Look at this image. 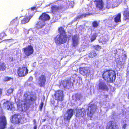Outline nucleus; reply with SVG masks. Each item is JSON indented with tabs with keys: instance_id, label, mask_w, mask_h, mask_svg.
Masks as SVG:
<instances>
[{
	"instance_id": "1",
	"label": "nucleus",
	"mask_w": 129,
	"mask_h": 129,
	"mask_svg": "<svg viewBox=\"0 0 129 129\" xmlns=\"http://www.w3.org/2000/svg\"><path fill=\"white\" fill-rule=\"evenodd\" d=\"M32 98L27 93L24 95V99L23 101H19V103H17V107L20 111H25L29 108L30 103L32 100Z\"/></svg>"
},
{
	"instance_id": "2",
	"label": "nucleus",
	"mask_w": 129,
	"mask_h": 129,
	"mask_svg": "<svg viewBox=\"0 0 129 129\" xmlns=\"http://www.w3.org/2000/svg\"><path fill=\"white\" fill-rule=\"evenodd\" d=\"M103 77L104 80L107 82H113L115 79L116 74L114 71L108 70L104 72Z\"/></svg>"
},
{
	"instance_id": "3",
	"label": "nucleus",
	"mask_w": 129,
	"mask_h": 129,
	"mask_svg": "<svg viewBox=\"0 0 129 129\" xmlns=\"http://www.w3.org/2000/svg\"><path fill=\"white\" fill-rule=\"evenodd\" d=\"M79 71L81 74L89 79H91L92 77L93 73L90 71L88 67H81L80 68Z\"/></svg>"
},
{
	"instance_id": "4",
	"label": "nucleus",
	"mask_w": 129,
	"mask_h": 129,
	"mask_svg": "<svg viewBox=\"0 0 129 129\" xmlns=\"http://www.w3.org/2000/svg\"><path fill=\"white\" fill-rule=\"evenodd\" d=\"M54 40L57 45L64 44L67 41L66 35V34H60L58 35L55 38Z\"/></svg>"
},
{
	"instance_id": "5",
	"label": "nucleus",
	"mask_w": 129,
	"mask_h": 129,
	"mask_svg": "<svg viewBox=\"0 0 129 129\" xmlns=\"http://www.w3.org/2000/svg\"><path fill=\"white\" fill-rule=\"evenodd\" d=\"M74 111L70 109L67 110L64 116V118L65 120L69 121L73 115Z\"/></svg>"
},
{
	"instance_id": "6",
	"label": "nucleus",
	"mask_w": 129,
	"mask_h": 129,
	"mask_svg": "<svg viewBox=\"0 0 129 129\" xmlns=\"http://www.w3.org/2000/svg\"><path fill=\"white\" fill-rule=\"evenodd\" d=\"M23 51L25 55L27 56H29L32 54L34 52L33 47L31 45L24 48Z\"/></svg>"
},
{
	"instance_id": "7",
	"label": "nucleus",
	"mask_w": 129,
	"mask_h": 129,
	"mask_svg": "<svg viewBox=\"0 0 129 129\" xmlns=\"http://www.w3.org/2000/svg\"><path fill=\"white\" fill-rule=\"evenodd\" d=\"M96 106L95 105L91 104L89 106L88 109V115L91 117L95 111Z\"/></svg>"
},
{
	"instance_id": "8",
	"label": "nucleus",
	"mask_w": 129,
	"mask_h": 129,
	"mask_svg": "<svg viewBox=\"0 0 129 129\" xmlns=\"http://www.w3.org/2000/svg\"><path fill=\"white\" fill-rule=\"evenodd\" d=\"M28 71L27 67H23L19 69L18 73L20 77H23L25 76L27 74Z\"/></svg>"
},
{
	"instance_id": "9",
	"label": "nucleus",
	"mask_w": 129,
	"mask_h": 129,
	"mask_svg": "<svg viewBox=\"0 0 129 129\" xmlns=\"http://www.w3.org/2000/svg\"><path fill=\"white\" fill-rule=\"evenodd\" d=\"M38 80V83L40 86L43 87L45 85L46 79L45 76L44 75H41L40 76Z\"/></svg>"
},
{
	"instance_id": "10",
	"label": "nucleus",
	"mask_w": 129,
	"mask_h": 129,
	"mask_svg": "<svg viewBox=\"0 0 129 129\" xmlns=\"http://www.w3.org/2000/svg\"><path fill=\"white\" fill-rule=\"evenodd\" d=\"M7 121L4 116H0V129H4L6 125Z\"/></svg>"
},
{
	"instance_id": "11",
	"label": "nucleus",
	"mask_w": 129,
	"mask_h": 129,
	"mask_svg": "<svg viewBox=\"0 0 129 129\" xmlns=\"http://www.w3.org/2000/svg\"><path fill=\"white\" fill-rule=\"evenodd\" d=\"M76 116L77 117H83L86 114L84 108L81 109H77Z\"/></svg>"
},
{
	"instance_id": "12",
	"label": "nucleus",
	"mask_w": 129,
	"mask_h": 129,
	"mask_svg": "<svg viewBox=\"0 0 129 129\" xmlns=\"http://www.w3.org/2000/svg\"><path fill=\"white\" fill-rule=\"evenodd\" d=\"M56 99L58 101H62L63 97V92L61 90H59L56 92L55 94Z\"/></svg>"
},
{
	"instance_id": "13",
	"label": "nucleus",
	"mask_w": 129,
	"mask_h": 129,
	"mask_svg": "<svg viewBox=\"0 0 129 129\" xmlns=\"http://www.w3.org/2000/svg\"><path fill=\"white\" fill-rule=\"evenodd\" d=\"M99 88L100 89L107 91L108 89L103 80H100L98 84Z\"/></svg>"
},
{
	"instance_id": "14",
	"label": "nucleus",
	"mask_w": 129,
	"mask_h": 129,
	"mask_svg": "<svg viewBox=\"0 0 129 129\" xmlns=\"http://www.w3.org/2000/svg\"><path fill=\"white\" fill-rule=\"evenodd\" d=\"M78 36L77 35H75L72 37V45L73 47H76L78 45Z\"/></svg>"
},
{
	"instance_id": "15",
	"label": "nucleus",
	"mask_w": 129,
	"mask_h": 129,
	"mask_svg": "<svg viewBox=\"0 0 129 129\" xmlns=\"http://www.w3.org/2000/svg\"><path fill=\"white\" fill-rule=\"evenodd\" d=\"M71 84L70 79H66L63 80L61 82V85L62 86L65 88H69Z\"/></svg>"
},
{
	"instance_id": "16",
	"label": "nucleus",
	"mask_w": 129,
	"mask_h": 129,
	"mask_svg": "<svg viewBox=\"0 0 129 129\" xmlns=\"http://www.w3.org/2000/svg\"><path fill=\"white\" fill-rule=\"evenodd\" d=\"M21 116L19 115L15 114L14 115L12 118V122L15 124L20 122L21 119Z\"/></svg>"
},
{
	"instance_id": "17",
	"label": "nucleus",
	"mask_w": 129,
	"mask_h": 129,
	"mask_svg": "<svg viewBox=\"0 0 129 129\" xmlns=\"http://www.w3.org/2000/svg\"><path fill=\"white\" fill-rule=\"evenodd\" d=\"M50 17L47 14L45 13H43L39 18V20L43 22L49 19Z\"/></svg>"
},
{
	"instance_id": "18",
	"label": "nucleus",
	"mask_w": 129,
	"mask_h": 129,
	"mask_svg": "<svg viewBox=\"0 0 129 129\" xmlns=\"http://www.w3.org/2000/svg\"><path fill=\"white\" fill-rule=\"evenodd\" d=\"M96 7L99 9H102L104 8V5L102 0H95V1Z\"/></svg>"
},
{
	"instance_id": "19",
	"label": "nucleus",
	"mask_w": 129,
	"mask_h": 129,
	"mask_svg": "<svg viewBox=\"0 0 129 129\" xmlns=\"http://www.w3.org/2000/svg\"><path fill=\"white\" fill-rule=\"evenodd\" d=\"M52 11L53 12H55L58 11L60 9H65L64 6H57L56 5H54L52 6L51 7Z\"/></svg>"
},
{
	"instance_id": "20",
	"label": "nucleus",
	"mask_w": 129,
	"mask_h": 129,
	"mask_svg": "<svg viewBox=\"0 0 129 129\" xmlns=\"http://www.w3.org/2000/svg\"><path fill=\"white\" fill-rule=\"evenodd\" d=\"M4 106L5 108L7 109L11 110L13 107V105L11 102L8 101H6L4 103Z\"/></svg>"
},
{
	"instance_id": "21",
	"label": "nucleus",
	"mask_w": 129,
	"mask_h": 129,
	"mask_svg": "<svg viewBox=\"0 0 129 129\" xmlns=\"http://www.w3.org/2000/svg\"><path fill=\"white\" fill-rule=\"evenodd\" d=\"M106 129H118V126L114 123L110 122L108 123Z\"/></svg>"
},
{
	"instance_id": "22",
	"label": "nucleus",
	"mask_w": 129,
	"mask_h": 129,
	"mask_svg": "<svg viewBox=\"0 0 129 129\" xmlns=\"http://www.w3.org/2000/svg\"><path fill=\"white\" fill-rule=\"evenodd\" d=\"M45 23L44 22H43L42 21L39 20V22L36 24V27L37 29L41 28L45 25Z\"/></svg>"
},
{
	"instance_id": "23",
	"label": "nucleus",
	"mask_w": 129,
	"mask_h": 129,
	"mask_svg": "<svg viewBox=\"0 0 129 129\" xmlns=\"http://www.w3.org/2000/svg\"><path fill=\"white\" fill-rule=\"evenodd\" d=\"M31 16L28 17L27 16L24 17V18L22 20V24H24L28 22L31 18Z\"/></svg>"
},
{
	"instance_id": "24",
	"label": "nucleus",
	"mask_w": 129,
	"mask_h": 129,
	"mask_svg": "<svg viewBox=\"0 0 129 129\" xmlns=\"http://www.w3.org/2000/svg\"><path fill=\"white\" fill-rule=\"evenodd\" d=\"M89 15L88 14H84L78 16L76 18L74 19V20L76 21L79 20V19H81L83 17H86Z\"/></svg>"
},
{
	"instance_id": "25",
	"label": "nucleus",
	"mask_w": 129,
	"mask_h": 129,
	"mask_svg": "<svg viewBox=\"0 0 129 129\" xmlns=\"http://www.w3.org/2000/svg\"><path fill=\"white\" fill-rule=\"evenodd\" d=\"M121 17V15L120 13H119L116 17L114 19L115 22H116L117 23L120 21V18Z\"/></svg>"
},
{
	"instance_id": "26",
	"label": "nucleus",
	"mask_w": 129,
	"mask_h": 129,
	"mask_svg": "<svg viewBox=\"0 0 129 129\" xmlns=\"http://www.w3.org/2000/svg\"><path fill=\"white\" fill-rule=\"evenodd\" d=\"M97 55V53L94 51L91 52L89 54V57L90 58H93L95 56Z\"/></svg>"
},
{
	"instance_id": "27",
	"label": "nucleus",
	"mask_w": 129,
	"mask_h": 129,
	"mask_svg": "<svg viewBox=\"0 0 129 129\" xmlns=\"http://www.w3.org/2000/svg\"><path fill=\"white\" fill-rule=\"evenodd\" d=\"M112 6L111 3L109 2H108L107 3L104 5V8H107L109 9Z\"/></svg>"
},
{
	"instance_id": "28",
	"label": "nucleus",
	"mask_w": 129,
	"mask_h": 129,
	"mask_svg": "<svg viewBox=\"0 0 129 129\" xmlns=\"http://www.w3.org/2000/svg\"><path fill=\"white\" fill-rule=\"evenodd\" d=\"M5 65L4 63H0V71H4L6 68Z\"/></svg>"
},
{
	"instance_id": "29",
	"label": "nucleus",
	"mask_w": 129,
	"mask_h": 129,
	"mask_svg": "<svg viewBox=\"0 0 129 129\" xmlns=\"http://www.w3.org/2000/svg\"><path fill=\"white\" fill-rule=\"evenodd\" d=\"M14 89H13L10 88L8 89L7 91V93H6V95L9 96L12 93Z\"/></svg>"
},
{
	"instance_id": "30",
	"label": "nucleus",
	"mask_w": 129,
	"mask_h": 129,
	"mask_svg": "<svg viewBox=\"0 0 129 129\" xmlns=\"http://www.w3.org/2000/svg\"><path fill=\"white\" fill-rule=\"evenodd\" d=\"M76 100H79L81 99L82 98V96L81 94H76Z\"/></svg>"
},
{
	"instance_id": "31",
	"label": "nucleus",
	"mask_w": 129,
	"mask_h": 129,
	"mask_svg": "<svg viewBox=\"0 0 129 129\" xmlns=\"http://www.w3.org/2000/svg\"><path fill=\"white\" fill-rule=\"evenodd\" d=\"M60 34H66L64 29L62 27H60L59 29Z\"/></svg>"
},
{
	"instance_id": "32",
	"label": "nucleus",
	"mask_w": 129,
	"mask_h": 129,
	"mask_svg": "<svg viewBox=\"0 0 129 129\" xmlns=\"http://www.w3.org/2000/svg\"><path fill=\"white\" fill-rule=\"evenodd\" d=\"M92 24L93 27L96 28L98 25L99 23L97 21H94L92 22Z\"/></svg>"
},
{
	"instance_id": "33",
	"label": "nucleus",
	"mask_w": 129,
	"mask_h": 129,
	"mask_svg": "<svg viewBox=\"0 0 129 129\" xmlns=\"http://www.w3.org/2000/svg\"><path fill=\"white\" fill-rule=\"evenodd\" d=\"M124 15L126 17V19H129V11L124 13Z\"/></svg>"
},
{
	"instance_id": "34",
	"label": "nucleus",
	"mask_w": 129,
	"mask_h": 129,
	"mask_svg": "<svg viewBox=\"0 0 129 129\" xmlns=\"http://www.w3.org/2000/svg\"><path fill=\"white\" fill-rule=\"evenodd\" d=\"M96 37V34H94L93 35L91 36V41H93L94 40H95Z\"/></svg>"
},
{
	"instance_id": "35",
	"label": "nucleus",
	"mask_w": 129,
	"mask_h": 129,
	"mask_svg": "<svg viewBox=\"0 0 129 129\" xmlns=\"http://www.w3.org/2000/svg\"><path fill=\"white\" fill-rule=\"evenodd\" d=\"M93 48L94 49L97 50H98L101 48V47L98 45L94 46Z\"/></svg>"
},
{
	"instance_id": "36",
	"label": "nucleus",
	"mask_w": 129,
	"mask_h": 129,
	"mask_svg": "<svg viewBox=\"0 0 129 129\" xmlns=\"http://www.w3.org/2000/svg\"><path fill=\"white\" fill-rule=\"evenodd\" d=\"M12 79H13L12 78L9 77H5L4 80L5 81H10L11 80H12Z\"/></svg>"
},
{
	"instance_id": "37",
	"label": "nucleus",
	"mask_w": 129,
	"mask_h": 129,
	"mask_svg": "<svg viewBox=\"0 0 129 129\" xmlns=\"http://www.w3.org/2000/svg\"><path fill=\"white\" fill-rule=\"evenodd\" d=\"M18 21L17 20H16L15 19H14L12 21H11V24H12L13 23H18Z\"/></svg>"
},
{
	"instance_id": "38",
	"label": "nucleus",
	"mask_w": 129,
	"mask_h": 129,
	"mask_svg": "<svg viewBox=\"0 0 129 129\" xmlns=\"http://www.w3.org/2000/svg\"><path fill=\"white\" fill-rule=\"evenodd\" d=\"M69 5H70L71 7H73L72 6L74 5V3L73 2H69Z\"/></svg>"
},
{
	"instance_id": "39",
	"label": "nucleus",
	"mask_w": 129,
	"mask_h": 129,
	"mask_svg": "<svg viewBox=\"0 0 129 129\" xmlns=\"http://www.w3.org/2000/svg\"><path fill=\"white\" fill-rule=\"evenodd\" d=\"M43 104H44V103L43 102H42L40 104V110H41L42 109V108L43 107Z\"/></svg>"
},
{
	"instance_id": "40",
	"label": "nucleus",
	"mask_w": 129,
	"mask_h": 129,
	"mask_svg": "<svg viewBox=\"0 0 129 129\" xmlns=\"http://www.w3.org/2000/svg\"><path fill=\"white\" fill-rule=\"evenodd\" d=\"M127 125L126 124H124L122 128L123 129H125Z\"/></svg>"
},
{
	"instance_id": "41",
	"label": "nucleus",
	"mask_w": 129,
	"mask_h": 129,
	"mask_svg": "<svg viewBox=\"0 0 129 129\" xmlns=\"http://www.w3.org/2000/svg\"><path fill=\"white\" fill-rule=\"evenodd\" d=\"M33 80V78L31 77H30L29 79H28V81H31Z\"/></svg>"
},
{
	"instance_id": "42",
	"label": "nucleus",
	"mask_w": 129,
	"mask_h": 129,
	"mask_svg": "<svg viewBox=\"0 0 129 129\" xmlns=\"http://www.w3.org/2000/svg\"><path fill=\"white\" fill-rule=\"evenodd\" d=\"M35 8V7H33L31 8V10H34Z\"/></svg>"
},
{
	"instance_id": "43",
	"label": "nucleus",
	"mask_w": 129,
	"mask_h": 129,
	"mask_svg": "<svg viewBox=\"0 0 129 129\" xmlns=\"http://www.w3.org/2000/svg\"><path fill=\"white\" fill-rule=\"evenodd\" d=\"M2 89L0 88V95H1L2 93Z\"/></svg>"
},
{
	"instance_id": "44",
	"label": "nucleus",
	"mask_w": 129,
	"mask_h": 129,
	"mask_svg": "<svg viewBox=\"0 0 129 129\" xmlns=\"http://www.w3.org/2000/svg\"><path fill=\"white\" fill-rule=\"evenodd\" d=\"M94 64H97V63H96V61H94Z\"/></svg>"
},
{
	"instance_id": "45",
	"label": "nucleus",
	"mask_w": 129,
	"mask_h": 129,
	"mask_svg": "<svg viewBox=\"0 0 129 129\" xmlns=\"http://www.w3.org/2000/svg\"><path fill=\"white\" fill-rule=\"evenodd\" d=\"M37 126L36 125H35L34 127V129H36Z\"/></svg>"
},
{
	"instance_id": "46",
	"label": "nucleus",
	"mask_w": 129,
	"mask_h": 129,
	"mask_svg": "<svg viewBox=\"0 0 129 129\" xmlns=\"http://www.w3.org/2000/svg\"><path fill=\"white\" fill-rule=\"evenodd\" d=\"M44 33H46V34L48 32V31H44Z\"/></svg>"
},
{
	"instance_id": "47",
	"label": "nucleus",
	"mask_w": 129,
	"mask_h": 129,
	"mask_svg": "<svg viewBox=\"0 0 129 129\" xmlns=\"http://www.w3.org/2000/svg\"><path fill=\"white\" fill-rule=\"evenodd\" d=\"M65 5H66V3H65V4H64V5H63L64 6Z\"/></svg>"
},
{
	"instance_id": "48",
	"label": "nucleus",
	"mask_w": 129,
	"mask_h": 129,
	"mask_svg": "<svg viewBox=\"0 0 129 129\" xmlns=\"http://www.w3.org/2000/svg\"><path fill=\"white\" fill-rule=\"evenodd\" d=\"M20 95V94H19V93L17 94V96H18V95Z\"/></svg>"
},
{
	"instance_id": "49",
	"label": "nucleus",
	"mask_w": 129,
	"mask_h": 129,
	"mask_svg": "<svg viewBox=\"0 0 129 129\" xmlns=\"http://www.w3.org/2000/svg\"><path fill=\"white\" fill-rule=\"evenodd\" d=\"M107 95H106V97H107Z\"/></svg>"
},
{
	"instance_id": "50",
	"label": "nucleus",
	"mask_w": 129,
	"mask_h": 129,
	"mask_svg": "<svg viewBox=\"0 0 129 129\" xmlns=\"http://www.w3.org/2000/svg\"><path fill=\"white\" fill-rule=\"evenodd\" d=\"M7 40L9 41V40L8 39H7Z\"/></svg>"
},
{
	"instance_id": "51",
	"label": "nucleus",
	"mask_w": 129,
	"mask_h": 129,
	"mask_svg": "<svg viewBox=\"0 0 129 129\" xmlns=\"http://www.w3.org/2000/svg\"><path fill=\"white\" fill-rule=\"evenodd\" d=\"M124 56H125V57H126V55H124Z\"/></svg>"
},
{
	"instance_id": "52",
	"label": "nucleus",
	"mask_w": 129,
	"mask_h": 129,
	"mask_svg": "<svg viewBox=\"0 0 129 129\" xmlns=\"http://www.w3.org/2000/svg\"><path fill=\"white\" fill-rule=\"evenodd\" d=\"M67 6H66V8H67Z\"/></svg>"
},
{
	"instance_id": "53",
	"label": "nucleus",
	"mask_w": 129,
	"mask_h": 129,
	"mask_svg": "<svg viewBox=\"0 0 129 129\" xmlns=\"http://www.w3.org/2000/svg\"><path fill=\"white\" fill-rule=\"evenodd\" d=\"M106 40L105 41H104V42H106Z\"/></svg>"
}]
</instances>
